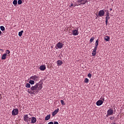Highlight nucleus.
I'll list each match as a JSON object with an SVG mask.
<instances>
[{"label": "nucleus", "mask_w": 124, "mask_h": 124, "mask_svg": "<svg viewBox=\"0 0 124 124\" xmlns=\"http://www.w3.org/2000/svg\"><path fill=\"white\" fill-rule=\"evenodd\" d=\"M43 85V83H41L40 82L37 83L34 86H31L30 88L31 91H28V92L31 94L35 95V94L38 93L39 91H40V90L43 88V87H42Z\"/></svg>", "instance_id": "nucleus-1"}, {"label": "nucleus", "mask_w": 124, "mask_h": 124, "mask_svg": "<svg viewBox=\"0 0 124 124\" xmlns=\"http://www.w3.org/2000/svg\"><path fill=\"white\" fill-rule=\"evenodd\" d=\"M78 4L77 3H76L74 4L75 7L77 6H79L80 5H84L86 3L88 2V0H78Z\"/></svg>", "instance_id": "nucleus-2"}, {"label": "nucleus", "mask_w": 124, "mask_h": 124, "mask_svg": "<svg viewBox=\"0 0 124 124\" xmlns=\"http://www.w3.org/2000/svg\"><path fill=\"white\" fill-rule=\"evenodd\" d=\"M30 80H33L34 81H37L39 80V77L34 75L30 78Z\"/></svg>", "instance_id": "nucleus-3"}, {"label": "nucleus", "mask_w": 124, "mask_h": 124, "mask_svg": "<svg viewBox=\"0 0 124 124\" xmlns=\"http://www.w3.org/2000/svg\"><path fill=\"white\" fill-rule=\"evenodd\" d=\"M63 46V44L62 43H61V42H59L58 44L56 45L55 48L56 49H61Z\"/></svg>", "instance_id": "nucleus-4"}, {"label": "nucleus", "mask_w": 124, "mask_h": 124, "mask_svg": "<svg viewBox=\"0 0 124 124\" xmlns=\"http://www.w3.org/2000/svg\"><path fill=\"white\" fill-rule=\"evenodd\" d=\"M19 114V110L18 108L14 109L12 112V115L13 116H16Z\"/></svg>", "instance_id": "nucleus-5"}, {"label": "nucleus", "mask_w": 124, "mask_h": 124, "mask_svg": "<svg viewBox=\"0 0 124 124\" xmlns=\"http://www.w3.org/2000/svg\"><path fill=\"white\" fill-rule=\"evenodd\" d=\"M79 34L78 29L75 30H72V34L74 36H77Z\"/></svg>", "instance_id": "nucleus-6"}, {"label": "nucleus", "mask_w": 124, "mask_h": 124, "mask_svg": "<svg viewBox=\"0 0 124 124\" xmlns=\"http://www.w3.org/2000/svg\"><path fill=\"white\" fill-rule=\"evenodd\" d=\"M105 11L103 10H100L98 13V16L99 17H102L104 16Z\"/></svg>", "instance_id": "nucleus-7"}, {"label": "nucleus", "mask_w": 124, "mask_h": 124, "mask_svg": "<svg viewBox=\"0 0 124 124\" xmlns=\"http://www.w3.org/2000/svg\"><path fill=\"white\" fill-rule=\"evenodd\" d=\"M24 121L27 122L28 124H29V115L28 114H25L23 117Z\"/></svg>", "instance_id": "nucleus-8"}, {"label": "nucleus", "mask_w": 124, "mask_h": 124, "mask_svg": "<svg viewBox=\"0 0 124 124\" xmlns=\"http://www.w3.org/2000/svg\"><path fill=\"white\" fill-rule=\"evenodd\" d=\"M113 113V110L112 109H109L107 111V116L112 115Z\"/></svg>", "instance_id": "nucleus-9"}, {"label": "nucleus", "mask_w": 124, "mask_h": 124, "mask_svg": "<svg viewBox=\"0 0 124 124\" xmlns=\"http://www.w3.org/2000/svg\"><path fill=\"white\" fill-rule=\"evenodd\" d=\"M98 43H99V41H98V39H97V40H96V41L95 42V46L94 47L93 52H95V51L97 50V48L98 47Z\"/></svg>", "instance_id": "nucleus-10"}, {"label": "nucleus", "mask_w": 124, "mask_h": 124, "mask_svg": "<svg viewBox=\"0 0 124 124\" xmlns=\"http://www.w3.org/2000/svg\"><path fill=\"white\" fill-rule=\"evenodd\" d=\"M103 103H104V102L102 101V100H98L96 102V105L98 106H100L102 105Z\"/></svg>", "instance_id": "nucleus-11"}, {"label": "nucleus", "mask_w": 124, "mask_h": 124, "mask_svg": "<svg viewBox=\"0 0 124 124\" xmlns=\"http://www.w3.org/2000/svg\"><path fill=\"white\" fill-rule=\"evenodd\" d=\"M59 108H57V109H56L55 111H54L53 112H52V116H54L58 112H59Z\"/></svg>", "instance_id": "nucleus-12"}, {"label": "nucleus", "mask_w": 124, "mask_h": 124, "mask_svg": "<svg viewBox=\"0 0 124 124\" xmlns=\"http://www.w3.org/2000/svg\"><path fill=\"white\" fill-rule=\"evenodd\" d=\"M39 69L41 71H44L46 69V66L45 65H41L40 66Z\"/></svg>", "instance_id": "nucleus-13"}, {"label": "nucleus", "mask_w": 124, "mask_h": 124, "mask_svg": "<svg viewBox=\"0 0 124 124\" xmlns=\"http://www.w3.org/2000/svg\"><path fill=\"white\" fill-rule=\"evenodd\" d=\"M31 123L32 124H34L36 123V118L35 117H32L31 120Z\"/></svg>", "instance_id": "nucleus-14"}, {"label": "nucleus", "mask_w": 124, "mask_h": 124, "mask_svg": "<svg viewBox=\"0 0 124 124\" xmlns=\"http://www.w3.org/2000/svg\"><path fill=\"white\" fill-rule=\"evenodd\" d=\"M7 56V53H4V54L2 55L1 60H6Z\"/></svg>", "instance_id": "nucleus-15"}, {"label": "nucleus", "mask_w": 124, "mask_h": 124, "mask_svg": "<svg viewBox=\"0 0 124 124\" xmlns=\"http://www.w3.org/2000/svg\"><path fill=\"white\" fill-rule=\"evenodd\" d=\"M105 40H106L107 42H109L110 40V37H109V36H106L105 37Z\"/></svg>", "instance_id": "nucleus-16"}, {"label": "nucleus", "mask_w": 124, "mask_h": 124, "mask_svg": "<svg viewBox=\"0 0 124 124\" xmlns=\"http://www.w3.org/2000/svg\"><path fill=\"white\" fill-rule=\"evenodd\" d=\"M62 64V61L59 60L57 61V65L58 66H61Z\"/></svg>", "instance_id": "nucleus-17"}, {"label": "nucleus", "mask_w": 124, "mask_h": 124, "mask_svg": "<svg viewBox=\"0 0 124 124\" xmlns=\"http://www.w3.org/2000/svg\"><path fill=\"white\" fill-rule=\"evenodd\" d=\"M69 7L71 8H73L75 7L74 4H73L72 2H71L70 5H69Z\"/></svg>", "instance_id": "nucleus-18"}, {"label": "nucleus", "mask_w": 124, "mask_h": 124, "mask_svg": "<svg viewBox=\"0 0 124 124\" xmlns=\"http://www.w3.org/2000/svg\"><path fill=\"white\" fill-rule=\"evenodd\" d=\"M50 118V115H47L45 118V120L47 121Z\"/></svg>", "instance_id": "nucleus-19"}, {"label": "nucleus", "mask_w": 124, "mask_h": 124, "mask_svg": "<svg viewBox=\"0 0 124 124\" xmlns=\"http://www.w3.org/2000/svg\"><path fill=\"white\" fill-rule=\"evenodd\" d=\"M0 29L2 31H5V28L4 26H0Z\"/></svg>", "instance_id": "nucleus-20"}, {"label": "nucleus", "mask_w": 124, "mask_h": 124, "mask_svg": "<svg viewBox=\"0 0 124 124\" xmlns=\"http://www.w3.org/2000/svg\"><path fill=\"white\" fill-rule=\"evenodd\" d=\"M23 32H24V31H23V30H22L20 32H18V36L20 37L22 36V35H23Z\"/></svg>", "instance_id": "nucleus-21"}, {"label": "nucleus", "mask_w": 124, "mask_h": 124, "mask_svg": "<svg viewBox=\"0 0 124 124\" xmlns=\"http://www.w3.org/2000/svg\"><path fill=\"white\" fill-rule=\"evenodd\" d=\"M25 87L27 88H31V84L30 83H27L25 85Z\"/></svg>", "instance_id": "nucleus-22"}, {"label": "nucleus", "mask_w": 124, "mask_h": 124, "mask_svg": "<svg viewBox=\"0 0 124 124\" xmlns=\"http://www.w3.org/2000/svg\"><path fill=\"white\" fill-rule=\"evenodd\" d=\"M29 83L31 85H33L34 84V81L31 79V80L29 81Z\"/></svg>", "instance_id": "nucleus-23"}, {"label": "nucleus", "mask_w": 124, "mask_h": 124, "mask_svg": "<svg viewBox=\"0 0 124 124\" xmlns=\"http://www.w3.org/2000/svg\"><path fill=\"white\" fill-rule=\"evenodd\" d=\"M10 53H11L10 50H9V49H7V50H6V53L5 54H6V55L7 56V54L9 55Z\"/></svg>", "instance_id": "nucleus-24"}, {"label": "nucleus", "mask_w": 124, "mask_h": 124, "mask_svg": "<svg viewBox=\"0 0 124 124\" xmlns=\"http://www.w3.org/2000/svg\"><path fill=\"white\" fill-rule=\"evenodd\" d=\"M96 54V50L95 51H94V48H93V52H92V56H95Z\"/></svg>", "instance_id": "nucleus-25"}, {"label": "nucleus", "mask_w": 124, "mask_h": 124, "mask_svg": "<svg viewBox=\"0 0 124 124\" xmlns=\"http://www.w3.org/2000/svg\"><path fill=\"white\" fill-rule=\"evenodd\" d=\"M13 4L15 5H17V0H14Z\"/></svg>", "instance_id": "nucleus-26"}, {"label": "nucleus", "mask_w": 124, "mask_h": 124, "mask_svg": "<svg viewBox=\"0 0 124 124\" xmlns=\"http://www.w3.org/2000/svg\"><path fill=\"white\" fill-rule=\"evenodd\" d=\"M105 12H106V16H109V11L108 10H105Z\"/></svg>", "instance_id": "nucleus-27"}, {"label": "nucleus", "mask_w": 124, "mask_h": 124, "mask_svg": "<svg viewBox=\"0 0 124 124\" xmlns=\"http://www.w3.org/2000/svg\"><path fill=\"white\" fill-rule=\"evenodd\" d=\"M94 40V37H92V38L91 39H90V42L91 43H92Z\"/></svg>", "instance_id": "nucleus-28"}, {"label": "nucleus", "mask_w": 124, "mask_h": 124, "mask_svg": "<svg viewBox=\"0 0 124 124\" xmlns=\"http://www.w3.org/2000/svg\"><path fill=\"white\" fill-rule=\"evenodd\" d=\"M17 3L18 5H21L22 4V0H18L17 1Z\"/></svg>", "instance_id": "nucleus-29"}, {"label": "nucleus", "mask_w": 124, "mask_h": 124, "mask_svg": "<svg viewBox=\"0 0 124 124\" xmlns=\"http://www.w3.org/2000/svg\"><path fill=\"white\" fill-rule=\"evenodd\" d=\"M106 19L107 20H109L110 18V17L109 16V15H108V16H106Z\"/></svg>", "instance_id": "nucleus-30"}, {"label": "nucleus", "mask_w": 124, "mask_h": 124, "mask_svg": "<svg viewBox=\"0 0 124 124\" xmlns=\"http://www.w3.org/2000/svg\"><path fill=\"white\" fill-rule=\"evenodd\" d=\"M84 82L85 83H88L89 82V79L88 78H86L85 79Z\"/></svg>", "instance_id": "nucleus-31"}, {"label": "nucleus", "mask_w": 124, "mask_h": 124, "mask_svg": "<svg viewBox=\"0 0 124 124\" xmlns=\"http://www.w3.org/2000/svg\"><path fill=\"white\" fill-rule=\"evenodd\" d=\"M61 104H62V105H65V104L64 103V102L63 101V100H61Z\"/></svg>", "instance_id": "nucleus-32"}, {"label": "nucleus", "mask_w": 124, "mask_h": 124, "mask_svg": "<svg viewBox=\"0 0 124 124\" xmlns=\"http://www.w3.org/2000/svg\"><path fill=\"white\" fill-rule=\"evenodd\" d=\"M101 99L102 101H103V102L105 101V98L104 97V96H102Z\"/></svg>", "instance_id": "nucleus-33"}, {"label": "nucleus", "mask_w": 124, "mask_h": 124, "mask_svg": "<svg viewBox=\"0 0 124 124\" xmlns=\"http://www.w3.org/2000/svg\"><path fill=\"white\" fill-rule=\"evenodd\" d=\"M88 78H91L92 77V74H91L90 73H89V74L88 75Z\"/></svg>", "instance_id": "nucleus-34"}, {"label": "nucleus", "mask_w": 124, "mask_h": 124, "mask_svg": "<svg viewBox=\"0 0 124 124\" xmlns=\"http://www.w3.org/2000/svg\"><path fill=\"white\" fill-rule=\"evenodd\" d=\"M114 119V117H113V116H111L110 117V120H113Z\"/></svg>", "instance_id": "nucleus-35"}, {"label": "nucleus", "mask_w": 124, "mask_h": 124, "mask_svg": "<svg viewBox=\"0 0 124 124\" xmlns=\"http://www.w3.org/2000/svg\"><path fill=\"white\" fill-rule=\"evenodd\" d=\"M108 20L106 19V24L107 26L108 25Z\"/></svg>", "instance_id": "nucleus-36"}, {"label": "nucleus", "mask_w": 124, "mask_h": 124, "mask_svg": "<svg viewBox=\"0 0 124 124\" xmlns=\"http://www.w3.org/2000/svg\"><path fill=\"white\" fill-rule=\"evenodd\" d=\"M48 124H54L52 122H50L48 123Z\"/></svg>", "instance_id": "nucleus-37"}, {"label": "nucleus", "mask_w": 124, "mask_h": 124, "mask_svg": "<svg viewBox=\"0 0 124 124\" xmlns=\"http://www.w3.org/2000/svg\"><path fill=\"white\" fill-rule=\"evenodd\" d=\"M59 124L57 122H54V124Z\"/></svg>", "instance_id": "nucleus-38"}, {"label": "nucleus", "mask_w": 124, "mask_h": 124, "mask_svg": "<svg viewBox=\"0 0 124 124\" xmlns=\"http://www.w3.org/2000/svg\"><path fill=\"white\" fill-rule=\"evenodd\" d=\"M2 33L1 30H0V35H1Z\"/></svg>", "instance_id": "nucleus-39"}, {"label": "nucleus", "mask_w": 124, "mask_h": 124, "mask_svg": "<svg viewBox=\"0 0 124 124\" xmlns=\"http://www.w3.org/2000/svg\"><path fill=\"white\" fill-rule=\"evenodd\" d=\"M119 124L116 123H113V124Z\"/></svg>", "instance_id": "nucleus-40"}, {"label": "nucleus", "mask_w": 124, "mask_h": 124, "mask_svg": "<svg viewBox=\"0 0 124 124\" xmlns=\"http://www.w3.org/2000/svg\"><path fill=\"white\" fill-rule=\"evenodd\" d=\"M0 51H4L3 49H0Z\"/></svg>", "instance_id": "nucleus-41"}, {"label": "nucleus", "mask_w": 124, "mask_h": 124, "mask_svg": "<svg viewBox=\"0 0 124 124\" xmlns=\"http://www.w3.org/2000/svg\"><path fill=\"white\" fill-rule=\"evenodd\" d=\"M112 10V8H110V11H111Z\"/></svg>", "instance_id": "nucleus-42"}]
</instances>
